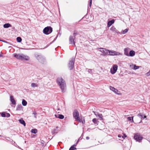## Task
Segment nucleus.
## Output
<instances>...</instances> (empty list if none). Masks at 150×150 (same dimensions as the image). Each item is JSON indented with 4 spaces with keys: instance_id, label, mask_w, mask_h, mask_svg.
I'll return each instance as SVG.
<instances>
[{
    "instance_id": "f257e3e1",
    "label": "nucleus",
    "mask_w": 150,
    "mask_h": 150,
    "mask_svg": "<svg viewBox=\"0 0 150 150\" xmlns=\"http://www.w3.org/2000/svg\"><path fill=\"white\" fill-rule=\"evenodd\" d=\"M57 82L62 92H65L66 89V85L64 80L62 78L59 77L57 80Z\"/></svg>"
},
{
    "instance_id": "f03ea898",
    "label": "nucleus",
    "mask_w": 150,
    "mask_h": 150,
    "mask_svg": "<svg viewBox=\"0 0 150 150\" xmlns=\"http://www.w3.org/2000/svg\"><path fill=\"white\" fill-rule=\"evenodd\" d=\"M13 55L14 57L18 59L21 60L25 59V60L28 61L30 59L29 57L28 56L25 55L23 54H18L15 53Z\"/></svg>"
},
{
    "instance_id": "7ed1b4c3",
    "label": "nucleus",
    "mask_w": 150,
    "mask_h": 150,
    "mask_svg": "<svg viewBox=\"0 0 150 150\" xmlns=\"http://www.w3.org/2000/svg\"><path fill=\"white\" fill-rule=\"evenodd\" d=\"M52 31V28L50 26H47L44 29L43 33L46 35H48L51 33Z\"/></svg>"
},
{
    "instance_id": "20e7f679",
    "label": "nucleus",
    "mask_w": 150,
    "mask_h": 150,
    "mask_svg": "<svg viewBox=\"0 0 150 150\" xmlns=\"http://www.w3.org/2000/svg\"><path fill=\"white\" fill-rule=\"evenodd\" d=\"M35 57L36 59L41 63H43L45 61V59L44 57L41 55L38 54H35Z\"/></svg>"
},
{
    "instance_id": "39448f33",
    "label": "nucleus",
    "mask_w": 150,
    "mask_h": 150,
    "mask_svg": "<svg viewBox=\"0 0 150 150\" xmlns=\"http://www.w3.org/2000/svg\"><path fill=\"white\" fill-rule=\"evenodd\" d=\"M137 116L141 119V120L140 122L137 120L136 121L137 123H139L142 122V120L146 117V116L144 114L142 113H139L137 115Z\"/></svg>"
},
{
    "instance_id": "423d86ee",
    "label": "nucleus",
    "mask_w": 150,
    "mask_h": 150,
    "mask_svg": "<svg viewBox=\"0 0 150 150\" xmlns=\"http://www.w3.org/2000/svg\"><path fill=\"white\" fill-rule=\"evenodd\" d=\"M134 138L136 141L139 142H141L142 140L143 139V137L138 134H135Z\"/></svg>"
},
{
    "instance_id": "0eeeda50",
    "label": "nucleus",
    "mask_w": 150,
    "mask_h": 150,
    "mask_svg": "<svg viewBox=\"0 0 150 150\" xmlns=\"http://www.w3.org/2000/svg\"><path fill=\"white\" fill-rule=\"evenodd\" d=\"M109 55L115 56V55H122V54L119 52L114 51L113 50H110Z\"/></svg>"
},
{
    "instance_id": "6e6552de",
    "label": "nucleus",
    "mask_w": 150,
    "mask_h": 150,
    "mask_svg": "<svg viewBox=\"0 0 150 150\" xmlns=\"http://www.w3.org/2000/svg\"><path fill=\"white\" fill-rule=\"evenodd\" d=\"M73 115L74 118L76 120H79L80 122H81L80 120L79 112L77 110H75L74 111L73 113Z\"/></svg>"
},
{
    "instance_id": "1a4fd4ad",
    "label": "nucleus",
    "mask_w": 150,
    "mask_h": 150,
    "mask_svg": "<svg viewBox=\"0 0 150 150\" xmlns=\"http://www.w3.org/2000/svg\"><path fill=\"white\" fill-rule=\"evenodd\" d=\"M75 59L73 58L70 61L68 65V67L70 70H71L74 67V64Z\"/></svg>"
},
{
    "instance_id": "9d476101",
    "label": "nucleus",
    "mask_w": 150,
    "mask_h": 150,
    "mask_svg": "<svg viewBox=\"0 0 150 150\" xmlns=\"http://www.w3.org/2000/svg\"><path fill=\"white\" fill-rule=\"evenodd\" d=\"M118 66L117 65H114L113 66L112 68L110 69V72L112 74L115 73L117 69Z\"/></svg>"
},
{
    "instance_id": "9b49d317",
    "label": "nucleus",
    "mask_w": 150,
    "mask_h": 150,
    "mask_svg": "<svg viewBox=\"0 0 150 150\" xmlns=\"http://www.w3.org/2000/svg\"><path fill=\"white\" fill-rule=\"evenodd\" d=\"M74 39L73 38L72 36H70L69 38V44L71 45H75V42L74 41Z\"/></svg>"
},
{
    "instance_id": "f8f14e48",
    "label": "nucleus",
    "mask_w": 150,
    "mask_h": 150,
    "mask_svg": "<svg viewBox=\"0 0 150 150\" xmlns=\"http://www.w3.org/2000/svg\"><path fill=\"white\" fill-rule=\"evenodd\" d=\"M110 30L114 33H120L118 30L114 26H112L110 28Z\"/></svg>"
},
{
    "instance_id": "ddd939ff",
    "label": "nucleus",
    "mask_w": 150,
    "mask_h": 150,
    "mask_svg": "<svg viewBox=\"0 0 150 150\" xmlns=\"http://www.w3.org/2000/svg\"><path fill=\"white\" fill-rule=\"evenodd\" d=\"M129 48H126L124 50V54L127 56H129V54L128 52L129 50Z\"/></svg>"
},
{
    "instance_id": "4468645a",
    "label": "nucleus",
    "mask_w": 150,
    "mask_h": 150,
    "mask_svg": "<svg viewBox=\"0 0 150 150\" xmlns=\"http://www.w3.org/2000/svg\"><path fill=\"white\" fill-rule=\"evenodd\" d=\"M110 90L112 91L114 93H116L119 94L117 92H118V91L117 89L115 88L114 87L112 86H110Z\"/></svg>"
},
{
    "instance_id": "2eb2a0df",
    "label": "nucleus",
    "mask_w": 150,
    "mask_h": 150,
    "mask_svg": "<svg viewBox=\"0 0 150 150\" xmlns=\"http://www.w3.org/2000/svg\"><path fill=\"white\" fill-rule=\"evenodd\" d=\"M115 22V21L114 19L108 22L107 27H110L112 24H113Z\"/></svg>"
},
{
    "instance_id": "dca6fc26",
    "label": "nucleus",
    "mask_w": 150,
    "mask_h": 150,
    "mask_svg": "<svg viewBox=\"0 0 150 150\" xmlns=\"http://www.w3.org/2000/svg\"><path fill=\"white\" fill-rule=\"evenodd\" d=\"M10 99L11 101V102L13 104H15L16 103L15 101L13 98V97L12 96H10Z\"/></svg>"
},
{
    "instance_id": "f3484780",
    "label": "nucleus",
    "mask_w": 150,
    "mask_h": 150,
    "mask_svg": "<svg viewBox=\"0 0 150 150\" xmlns=\"http://www.w3.org/2000/svg\"><path fill=\"white\" fill-rule=\"evenodd\" d=\"M109 51L110 50L106 49V50H105V53L104 54H102V55L103 56H105L106 55H109V53L110 52Z\"/></svg>"
},
{
    "instance_id": "a211bd4d",
    "label": "nucleus",
    "mask_w": 150,
    "mask_h": 150,
    "mask_svg": "<svg viewBox=\"0 0 150 150\" xmlns=\"http://www.w3.org/2000/svg\"><path fill=\"white\" fill-rule=\"evenodd\" d=\"M55 116L56 117L62 119H63L64 117V115L60 114L55 115Z\"/></svg>"
},
{
    "instance_id": "6ab92c4d",
    "label": "nucleus",
    "mask_w": 150,
    "mask_h": 150,
    "mask_svg": "<svg viewBox=\"0 0 150 150\" xmlns=\"http://www.w3.org/2000/svg\"><path fill=\"white\" fill-rule=\"evenodd\" d=\"M135 52L133 50H131L129 52V56L133 57L135 54Z\"/></svg>"
},
{
    "instance_id": "aec40b11",
    "label": "nucleus",
    "mask_w": 150,
    "mask_h": 150,
    "mask_svg": "<svg viewBox=\"0 0 150 150\" xmlns=\"http://www.w3.org/2000/svg\"><path fill=\"white\" fill-rule=\"evenodd\" d=\"M94 113L95 115L97 116H98L99 117V118H100V120L103 119V118H102L103 116L102 114H99L97 112H94Z\"/></svg>"
},
{
    "instance_id": "412c9836",
    "label": "nucleus",
    "mask_w": 150,
    "mask_h": 150,
    "mask_svg": "<svg viewBox=\"0 0 150 150\" xmlns=\"http://www.w3.org/2000/svg\"><path fill=\"white\" fill-rule=\"evenodd\" d=\"M98 49L99 51L102 52L103 54L105 53V50H106V48H99Z\"/></svg>"
},
{
    "instance_id": "4be33fe9",
    "label": "nucleus",
    "mask_w": 150,
    "mask_h": 150,
    "mask_svg": "<svg viewBox=\"0 0 150 150\" xmlns=\"http://www.w3.org/2000/svg\"><path fill=\"white\" fill-rule=\"evenodd\" d=\"M19 121L20 122V123L23 125H24V126H25V121L22 119H20L19 120Z\"/></svg>"
},
{
    "instance_id": "5701e85b",
    "label": "nucleus",
    "mask_w": 150,
    "mask_h": 150,
    "mask_svg": "<svg viewBox=\"0 0 150 150\" xmlns=\"http://www.w3.org/2000/svg\"><path fill=\"white\" fill-rule=\"evenodd\" d=\"M22 109V106L21 104L20 105H18L16 108V110L20 111Z\"/></svg>"
},
{
    "instance_id": "b1692460",
    "label": "nucleus",
    "mask_w": 150,
    "mask_h": 150,
    "mask_svg": "<svg viewBox=\"0 0 150 150\" xmlns=\"http://www.w3.org/2000/svg\"><path fill=\"white\" fill-rule=\"evenodd\" d=\"M3 27L5 28H7L11 27V25L8 23H6L4 25Z\"/></svg>"
},
{
    "instance_id": "393cba45",
    "label": "nucleus",
    "mask_w": 150,
    "mask_h": 150,
    "mask_svg": "<svg viewBox=\"0 0 150 150\" xmlns=\"http://www.w3.org/2000/svg\"><path fill=\"white\" fill-rule=\"evenodd\" d=\"M58 131V127H57L56 129H54L52 132V134L57 133Z\"/></svg>"
},
{
    "instance_id": "a878e982",
    "label": "nucleus",
    "mask_w": 150,
    "mask_h": 150,
    "mask_svg": "<svg viewBox=\"0 0 150 150\" xmlns=\"http://www.w3.org/2000/svg\"><path fill=\"white\" fill-rule=\"evenodd\" d=\"M133 117H128L127 118V120L130 121L131 122H133Z\"/></svg>"
},
{
    "instance_id": "bb28decb",
    "label": "nucleus",
    "mask_w": 150,
    "mask_h": 150,
    "mask_svg": "<svg viewBox=\"0 0 150 150\" xmlns=\"http://www.w3.org/2000/svg\"><path fill=\"white\" fill-rule=\"evenodd\" d=\"M22 104L23 106H26L27 104V102L24 99L22 100Z\"/></svg>"
},
{
    "instance_id": "cd10ccee",
    "label": "nucleus",
    "mask_w": 150,
    "mask_h": 150,
    "mask_svg": "<svg viewBox=\"0 0 150 150\" xmlns=\"http://www.w3.org/2000/svg\"><path fill=\"white\" fill-rule=\"evenodd\" d=\"M37 130L36 129H33L31 130V132L33 133L36 134L37 133Z\"/></svg>"
},
{
    "instance_id": "c85d7f7f",
    "label": "nucleus",
    "mask_w": 150,
    "mask_h": 150,
    "mask_svg": "<svg viewBox=\"0 0 150 150\" xmlns=\"http://www.w3.org/2000/svg\"><path fill=\"white\" fill-rule=\"evenodd\" d=\"M16 40L18 42H20L22 41V39L20 37H18L16 38Z\"/></svg>"
},
{
    "instance_id": "c756f323",
    "label": "nucleus",
    "mask_w": 150,
    "mask_h": 150,
    "mask_svg": "<svg viewBox=\"0 0 150 150\" xmlns=\"http://www.w3.org/2000/svg\"><path fill=\"white\" fill-rule=\"evenodd\" d=\"M140 67L137 66L136 65H134L133 69L134 70H136L138 69Z\"/></svg>"
},
{
    "instance_id": "7c9ffc66",
    "label": "nucleus",
    "mask_w": 150,
    "mask_h": 150,
    "mask_svg": "<svg viewBox=\"0 0 150 150\" xmlns=\"http://www.w3.org/2000/svg\"><path fill=\"white\" fill-rule=\"evenodd\" d=\"M128 30V29H126L125 30H123L122 32V33L123 34H124L127 33Z\"/></svg>"
},
{
    "instance_id": "2f4dec72",
    "label": "nucleus",
    "mask_w": 150,
    "mask_h": 150,
    "mask_svg": "<svg viewBox=\"0 0 150 150\" xmlns=\"http://www.w3.org/2000/svg\"><path fill=\"white\" fill-rule=\"evenodd\" d=\"M92 121L95 124H96L97 123V120L96 118L93 119Z\"/></svg>"
},
{
    "instance_id": "473e14b6",
    "label": "nucleus",
    "mask_w": 150,
    "mask_h": 150,
    "mask_svg": "<svg viewBox=\"0 0 150 150\" xmlns=\"http://www.w3.org/2000/svg\"><path fill=\"white\" fill-rule=\"evenodd\" d=\"M31 86L32 87H34L37 86V85L35 83H32L31 84Z\"/></svg>"
},
{
    "instance_id": "72a5a7b5",
    "label": "nucleus",
    "mask_w": 150,
    "mask_h": 150,
    "mask_svg": "<svg viewBox=\"0 0 150 150\" xmlns=\"http://www.w3.org/2000/svg\"><path fill=\"white\" fill-rule=\"evenodd\" d=\"M86 69L88 70L87 71L91 74H92V69Z\"/></svg>"
},
{
    "instance_id": "f704fd0d",
    "label": "nucleus",
    "mask_w": 150,
    "mask_h": 150,
    "mask_svg": "<svg viewBox=\"0 0 150 150\" xmlns=\"http://www.w3.org/2000/svg\"><path fill=\"white\" fill-rule=\"evenodd\" d=\"M1 115L2 117H6L5 113L4 112H2L1 113Z\"/></svg>"
},
{
    "instance_id": "c9c22d12",
    "label": "nucleus",
    "mask_w": 150,
    "mask_h": 150,
    "mask_svg": "<svg viewBox=\"0 0 150 150\" xmlns=\"http://www.w3.org/2000/svg\"><path fill=\"white\" fill-rule=\"evenodd\" d=\"M37 114L36 112H33V114L34 115V117L35 118H37V117H36Z\"/></svg>"
},
{
    "instance_id": "e433bc0d",
    "label": "nucleus",
    "mask_w": 150,
    "mask_h": 150,
    "mask_svg": "<svg viewBox=\"0 0 150 150\" xmlns=\"http://www.w3.org/2000/svg\"><path fill=\"white\" fill-rule=\"evenodd\" d=\"M75 149H76V148H74L73 146H71L69 150H75Z\"/></svg>"
},
{
    "instance_id": "4c0bfd02",
    "label": "nucleus",
    "mask_w": 150,
    "mask_h": 150,
    "mask_svg": "<svg viewBox=\"0 0 150 150\" xmlns=\"http://www.w3.org/2000/svg\"><path fill=\"white\" fill-rule=\"evenodd\" d=\"M92 4V0H90L89 3V6L91 7V5Z\"/></svg>"
},
{
    "instance_id": "58836bf2",
    "label": "nucleus",
    "mask_w": 150,
    "mask_h": 150,
    "mask_svg": "<svg viewBox=\"0 0 150 150\" xmlns=\"http://www.w3.org/2000/svg\"><path fill=\"white\" fill-rule=\"evenodd\" d=\"M146 75L147 76H149L150 75V71H149L148 72L146 73Z\"/></svg>"
},
{
    "instance_id": "ea45409f",
    "label": "nucleus",
    "mask_w": 150,
    "mask_h": 150,
    "mask_svg": "<svg viewBox=\"0 0 150 150\" xmlns=\"http://www.w3.org/2000/svg\"><path fill=\"white\" fill-rule=\"evenodd\" d=\"M76 33L74 32V38H75V37L76 35Z\"/></svg>"
},
{
    "instance_id": "a19ab883",
    "label": "nucleus",
    "mask_w": 150,
    "mask_h": 150,
    "mask_svg": "<svg viewBox=\"0 0 150 150\" xmlns=\"http://www.w3.org/2000/svg\"><path fill=\"white\" fill-rule=\"evenodd\" d=\"M86 139L87 140H88L89 139V137H86Z\"/></svg>"
},
{
    "instance_id": "79ce46f5",
    "label": "nucleus",
    "mask_w": 150,
    "mask_h": 150,
    "mask_svg": "<svg viewBox=\"0 0 150 150\" xmlns=\"http://www.w3.org/2000/svg\"><path fill=\"white\" fill-rule=\"evenodd\" d=\"M118 137L119 138H120L121 137V136L120 134H118Z\"/></svg>"
},
{
    "instance_id": "37998d69",
    "label": "nucleus",
    "mask_w": 150,
    "mask_h": 150,
    "mask_svg": "<svg viewBox=\"0 0 150 150\" xmlns=\"http://www.w3.org/2000/svg\"><path fill=\"white\" fill-rule=\"evenodd\" d=\"M2 53L1 52H0V57H1L2 56Z\"/></svg>"
},
{
    "instance_id": "c03bdc74",
    "label": "nucleus",
    "mask_w": 150,
    "mask_h": 150,
    "mask_svg": "<svg viewBox=\"0 0 150 150\" xmlns=\"http://www.w3.org/2000/svg\"><path fill=\"white\" fill-rule=\"evenodd\" d=\"M7 115H8V116H7V117H8L10 116V115L9 114L7 113Z\"/></svg>"
},
{
    "instance_id": "a18cd8bd",
    "label": "nucleus",
    "mask_w": 150,
    "mask_h": 150,
    "mask_svg": "<svg viewBox=\"0 0 150 150\" xmlns=\"http://www.w3.org/2000/svg\"><path fill=\"white\" fill-rule=\"evenodd\" d=\"M0 41H1L2 42H5V41H4V40H0Z\"/></svg>"
},
{
    "instance_id": "49530a36",
    "label": "nucleus",
    "mask_w": 150,
    "mask_h": 150,
    "mask_svg": "<svg viewBox=\"0 0 150 150\" xmlns=\"http://www.w3.org/2000/svg\"><path fill=\"white\" fill-rule=\"evenodd\" d=\"M124 136H125V137H126L125 134V135H124Z\"/></svg>"
},
{
    "instance_id": "de8ad7c7",
    "label": "nucleus",
    "mask_w": 150,
    "mask_h": 150,
    "mask_svg": "<svg viewBox=\"0 0 150 150\" xmlns=\"http://www.w3.org/2000/svg\"><path fill=\"white\" fill-rule=\"evenodd\" d=\"M85 122V121H83V122L82 121V122L83 123V122Z\"/></svg>"
},
{
    "instance_id": "09e8293b",
    "label": "nucleus",
    "mask_w": 150,
    "mask_h": 150,
    "mask_svg": "<svg viewBox=\"0 0 150 150\" xmlns=\"http://www.w3.org/2000/svg\"><path fill=\"white\" fill-rule=\"evenodd\" d=\"M85 122V121H83V122L82 121V122L83 123V122Z\"/></svg>"
},
{
    "instance_id": "8fccbe9b",
    "label": "nucleus",
    "mask_w": 150,
    "mask_h": 150,
    "mask_svg": "<svg viewBox=\"0 0 150 150\" xmlns=\"http://www.w3.org/2000/svg\"><path fill=\"white\" fill-rule=\"evenodd\" d=\"M85 122V121H83V122L82 121V122L83 123V122Z\"/></svg>"
}]
</instances>
